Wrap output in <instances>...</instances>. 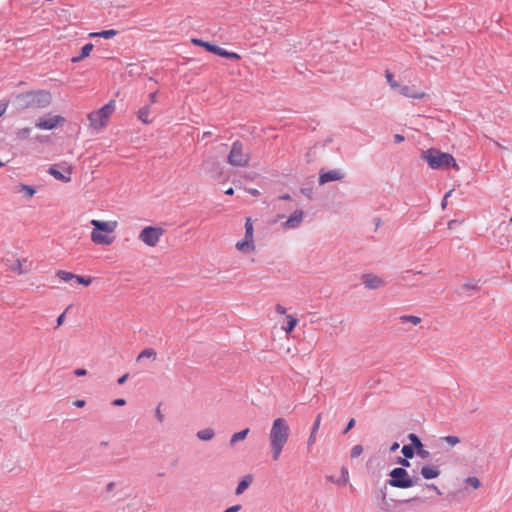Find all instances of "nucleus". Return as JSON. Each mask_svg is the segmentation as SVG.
Segmentation results:
<instances>
[{
  "label": "nucleus",
  "instance_id": "1",
  "mask_svg": "<svg viewBox=\"0 0 512 512\" xmlns=\"http://www.w3.org/2000/svg\"><path fill=\"white\" fill-rule=\"evenodd\" d=\"M290 426L283 417L275 418L268 434L269 449L274 461H278L290 438Z\"/></svg>",
  "mask_w": 512,
  "mask_h": 512
},
{
  "label": "nucleus",
  "instance_id": "2",
  "mask_svg": "<svg viewBox=\"0 0 512 512\" xmlns=\"http://www.w3.org/2000/svg\"><path fill=\"white\" fill-rule=\"evenodd\" d=\"M90 240L96 246H110L116 240L119 222L115 219H91Z\"/></svg>",
  "mask_w": 512,
  "mask_h": 512
},
{
  "label": "nucleus",
  "instance_id": "3",
  "mask_svg": "<svg viewBox=\"0 0 512 512\" xmlns=\"http://www.w3.org/2000/svg\"><path fill=\"white\" fill-rule=\"evenodd\" d=\"M18 103L23 109H41L52 102V95L45 90L30 91L17 96Z\"/></svg>",
  "mask_w": 512,
  "mask_h": 512
},
{
  "label": "nucleus",
  "instance_id": "4",
  "mask_svg": "<svg viewBox=\"0 0 512 512\" xmlns=\"http://www.w3.org/2000/svg\"><path fill=\"white\" fill-rule=\"evenodd\" d=\"M421 158L425 160L432 169H448L450 167L457 171L460 169L451 154L441 152L434 148L422 152Z\"/></svg>",
  "mask_w": 512,
  "mask_h": 512
},
{
  "label": "nucleus",
  "instance_id": "5",
  "mask_svg": "<svg viewBox=\"0 0 512 512\" xmlns=\"http://www.w3.org/2000/svg\"><path fill=\"white\" fill-rule=\"evenodd\" d=\"M115 108V101L110 100L100 109L88 113L87 119L89 121V127L95 132H100L104 130L108 126L110 118L115 111Z\"/></svg>",
  "mask_w": 512,
  "mask_h": 512
},
{
  "label": "nucleus",
  "instance_id": "6",
  "mask_svg": "<svg viewBox=\"0 0 512 512\" xmlns=\"http://www.w3.org/2000/svg\"><path fill=\"white\" fill-rule=\"evenodd\" d=\"M227 161L232 166L246 167L250 161V153L241 142L236 141L232 144Z\"/></svg>",
  "mask_w": 512,
  "mask_h": 512
},
{
  "label": "nucleus",
  "instance_id": "7",
  "mask_svg": "<svg viewBox=\"0 0 512 512\" xmlns=\"http://www.w3.org/2000/svg\"><path fill=\"white\" fill-rule=\"evenodd\" d=\"M165 230L159 226H146L139 233V240L148 247H155L160 242Z\"/></svg>",
  "mask_w": 512,
  "mask_h": 512
},
{
  "label": "nucleus",
  "instance_id": "8",
  "mask_svg": "<svg viewBox=\"0 0 512 512\" xmlns=\"http://www.w3.org/2000/svg\"><path fill=\"white\" fill-rule=\"evenodd\" d=\"M390 477L391 479L388 481V484L392 487L405 489L416 484V481L402 467L391 470Z\"/></svg>",
  "mask_w": 512,
  "mask_h": 512
},
{
  "label": "nucleus",
  "instance_id": "9",
  "mask_svg": "<svg viewBox=\"0 0 512 512\" xmlns=\"http://www.w3.org/2000/svg\"><path fill=\"white\" fill-rule=\"evenodd\" d=\"M191 42L196 45L205 48L208 52H211L213 54H216L221 57L239 60L241 56L236 52H229L217 45H214L210 42L203 41L201 39L193 38L191 39Z\"/></svg>",
  "mask_w": 512,
  "mask_h": 512
},
{
  "label": "nucleus",
  "instance_id": "10",
  "mask_svg": "<svg viewBox=\"0 0 512 512\" xmlns=\"http://www.w3.org/2000/svg\"><path fill=\"white\" fill-rule=\"evenodd\" d=\"M64 123L65 118L61 115H46L37 120L36 127L41 130H53Z\"/></svg>",
  "mask_w": 512,
  "mask_h": 512
},
{
  "label": "nucleus",
  "instance_id": "11",
  "mask_svg": "<svg viewBox=\"0 0 512 512\" xmlns=\"http://www.w3.org/2000/svg\"><path fill=\"white\" fill-rule=\"evenodd\" d=\"M56 276L64 282L74 281L75 283L81 284L83 286H89L92 283L91 277H83L66 270H58L56 272Z\"/></svg>",
  "mask_w": 512,
  "mask_h": 512
},
{
  "label": "nucleus",
  "instance_id": "12",
  "mask_svg": "<svg viewBox=\"0 0 512 512\" xmlns=\"http://www.w3.org/2000/svg\"><path fill=\"white\" fill-rule=\"evenodd\" d=\"M361 282L365 288L369 290H376L385 286L386 281L383 277L373 274L365 273L361 276Z\"/></svg>",
  "mask_w": 512,
  "mask_h": 512
},
{
  "label": "nucleus",
  "instance_id": "13",
  "mask_svg": "<svg viewBox=\"0 0 512 512\" xmlns=\"http://www.w3.org/2000/svg\"><path fill=\"white\" fill-rule=\"evenodd\" d=\"M28 263L27 258H17L10 264L6 263V266L8 270L20 276L29 272Z\"/></svg>",
  "mask_w": 512,
  "mask_h": 512
},
{
  "label": "nucleus",
  "instance_id": "14",
  "mask_svg": "<svg viewBox=\"0 0 512 512\" xmlns=\"http://www.w3.org/2000/svg\"><path fill=\"white\" fill-rule=\"evenodd\" d=\"M235 248L242 254H251L256 251V244L254 238L244 237L235 244Z\"/></svg>",
  "mask_w": 512,
  "mask_h": 512
},
{
  "label": "nucleus",
  "instance_id": "15",
  "mask_svg": "<svg viewBox=\"0 0 512 512\" xmlns=\"http://www.w3.org/2000/svg\"><path fill=\"white\" fill-rule=\"evenodd\" d=\"M345 174L339 170V169H334V170H330V171H326V172H320V175H319V183L321 185L327 183V182H331V181H340L344 178Z\"/></svg>",
  "mask_w": 512,
  "mask_h": 512
},
{
  "label": "nucleus",
  "instance_id": "16",
  "mask_svg": "<svg viewBox=\"0 0 512 512\" xmlns=\"http://www.w3.org/2000/svg\"><path fill=\"white\" fill-rule=\"evenodd\" d=\"M408 439L410 440L412 446L416 449V453L419 457L426 459L430 456L429 451L424 449L422 442L416 434L410 433L408 435Z\"/></svg>",
  "mask_w": 512,
  "mask_h": 512
},
{
  "label": "nucleus",
  "instance_id": "17",
  "mask_svg": "<svg viewBox=\"0 0 512 512\" xmlns=\"http://www.w3.org/2000/svg\"><path fill=\"white\" fill-rule=\"evenodd\" d=\"M303 220V212L300 210L294 211L287 221L283 224L284 229L297 228Z\"/></svg>",
  "mask_w": 512,
  "mask_h": 512
},
{
  "label": "nucleus",
  "instance_id": "18",
  "mask_svg": "<svg viewBox=\"0 0 512 512\" xmlns=\"http://www.w3.org/2000/svg\"><path fill=\"white\" fill-rule=\"evenodd\" d=\"M399 92L405 97L412 98V99H423L426 97V93L423 91L415 90L411 86H399Z\"/></svg>",
  "mask_w": 512,
  "mask_h": 512
},
{
  "label": "nucleus",
  "instance_id": "19",
  "mask_svg": "<svg viewBox=\"0 0 512 512\" xmlns=\"http://www.w3.org/2000/svg\"><path fill=\"white\" fill-rule=\"evenodd\" d=\"M420 473L424 479L431 480L440 475V469L436 465H425L421 468Z\"/></svg>",
  "mask_w": 512,
  "mask_h": 512
},
{
  "label": "nucleus",
  "instance_id": "20",
  "mask_svg": "<svg viewBox=\"0 0 512 512\" xmlns=\"http://www.w3.org/2000/svg\"><path fill=\"white\" fill-rule=\"evenodd\" d=\"M378 508L383 512H392L394 510L393 500H388L385 491L381 492V499L377 503Z\"/></svg>",
  "mask_w": 512,
  "mask_h": 512
},
{
  "label": "nucleus",
  "instance_id": "21",
  "mask_svg": "<svg viewBox=\"0 0 512 512\" xmlns=\"http://www.w3.org/2000/svg\"><path fill=\"white\" fill-rule=\"evenodd\" d=\"M151 115V106L145 105L137 111V118L144 124L152 123L153 119Z\"/></svg>",
  "mask_w": 512,
  "mask_h": 512
},
{
  "label": "nucleus",
  "instance_id": "22",
  "mask_svg": "<svg viewBox=\"0 0 512 512\" xmlns=\"http://www.w3.org/2000/svg\"><path fill=\"white\" fill-rule=\"evenodd\" d=\"M320 423H321V414H318L315 419V422L313 424V427L311 429V433L308 438V441H307L308 446H313L316 443V434L320 427Z\"/></svg>",
  "mask_w": 512,
  "mask_h": 512
},
{
  "label": "nucleus",
  "instance_id": "23",
  "mask_svg": "<svg viewBox=\"0 0 512 512\" xmlns=\"http://www.w3.org/2000/svg\"><path fill=\"white\" fill-rule=\"evenodd\" d=\"M328 480L331 481V482H334L338 485H347L348 482H349V472H348V469L346 467H342L341 468V475L338 479H335L334 477L332 476H329L328 477Z\"/></svg>",
  "mask_w": 512,
  "mask_h": 512
},
{
  "label": "nucleus",
  "instance_id": "24",
  "mask_svg": "<svg viewBox=\"0 0 512 512\" xmlns=\"http://www.w3.org/2000/svg\"><path fill=\"white\" fill-rule=\"evenodd\" d=\"M252 481H253V477L251 475L245 476L238 483V486L236 487V490H235V494L241 495L248 488V486L252 483Z\"/></svg>",
  "mask_w": 512,
  "mask_h": 512
},
{
  "label": "nucleus",
  "instance_id": "25",
  "mask_svg": "<svg viewBox=\"0 0 512 512\" xmlns=\"http://www.w3.org/2000/svg\"><path fill=\"white\" fill-rule=\"evenodd\" d=\"M93 44L92 43H88L86 45H84L81 49V53L79 56L77 57H73L72 58V62L76 63V62H79L81 60H83L84 58L88 57L91 53V51L93 50Z\"/></svg>",
  "mask_w": 512,
  "mask_h": 512
},
{
  "label": "nucleus",
  "instance_id": "26",
  "mask_svg": "<svg viewBox=\"0 0 512 512\" xmlns=\"http://www.w3.org/2000/svg\"><path fill=\"white\" fill-rule=\"evenodd\" d=\"M157 353L153 348H146L139 353L136 358V361H140L142 359H150L154 361L156 359Z\"/></svg>",
  "mask_w": 512,
  "mask_h": 512
},
{
  "label": "nucleus",
  "instance_id": "27",
  "mask_svg": "<svg viewBox=\"0 0 512 512\" xmlns=\"http://www.w3.org/2000/svg\"><path fill=\"white\" fill-rule=\"evenodd\" d=\"M249 431V428H245L239 432L234 433L230 438V446H234L237 442L244 440L248 435Z\"/></svg>",
  "mask_w": 512,
  "mask_h": 512
},
{
  "label": "nucleus",
  "instance_id": "28",
  "mask_svg": "<svg viewBox=\"0 0 512 512\" xmlns=\"http://www.w3.org/2000/svg\"><path fill=\"white\" fill-rule=\"evenodd\" d=\"M214 430L206 428L197 432V437L202 441H209L214 437Z\"/></svg>",
  "mask_w": 512,
  "mask_h": 512
},
{
  "label": "nucleus",
  "instance_id": "29",
  "mask_svg": "<svg viewBox=\"0 0 512 512\" xmlns=\"http://www.w3.org/2000/svg\"><path fill=\"white\" fill-rule=\"evenodd\" d=\"M286 319H287V325L285 327H283V330L289 334L297 326L298 319L296 317H294L293 315H286Z\"/></svg>",
  "mask_w": 512,
  "mask_h": 512
},
{
  "label": "nucleus",
  "instance_id": "30",
  "mask_svg": "<svg viewBox=\"0 0 512 512\" xmlns=\"http://www.w3.org/2000/svg\"><path fill=\"white\" fill-rule=\"evenodd\" d=\"M49 173L54 177L56 178L57 180H60L62 182H69L71 180L70 178V175H64L63 173H61L59 170H57L56 168H50L49 169Z\"/></svg>",
  "mask_w": 512,
  "mask_h": 512
},
{
  "label": "nucleus",
  "instance_id": "31",
  "mask_svg": "<svg viewBox=\"0 0 512 512\" xmlns=\"http://www.w3.org/2000/svg\"><path fill=\"white\" fill-rule=\"evenodd\" d=\"M116 34H117L116 30L110 29V30H104L101 32L90 33V37H103L105 39H109V38L114 37Z\"/></svg>",
  "mask_w": 512,
  "mask_h": 512
},
{
  "label": "nucleus",
  "instance_id": "32",
  "mask_svg": "<svg viewBox=\"0 0 512 512\" xmlns=\"http://www.w3.org/2000/svg\"><path fill=\"white\" fill-rule=\"evenodd\" d=\"M19 188V191L23 193L26 198H32L36 193V190L32 186L26 184H21Z\"/></svg>",
  "mask_w": 512,
  "mask_h": 512
},
{
  "label": "nucleus",
  "instance_id": "33",
  "mask_svg": "<svg viewBox=\"0 0 512 512\" xmlns=\"http://www.w3.org/2000/svg\"><path fill=\"white\" fill-rule=\"evenodd\" d=\"M244 237L254 238L253 221L250 217L246 218V221H245V236Z\"/></svg>",
  "mask_w": 512,
  "mask_h": 512
},
{
  "label": "nucleus",
  "instance_id": "34",
  "mask_svg": "<svg viewBox=\"0 0 512 512\" xmlns=\"http://www.w3.org/2000/svg\"><path fill=\"white\" fill-rule=\"evenodd\" d=\"M400 321L402 323L409 322V323L417 326L418 324L421 323V318L418 316H414V315H403L400 317Z\"/></svg>",
  "mask_w": 512,
  "mask_h": 512
},
{
  "label": "nucleus",
  "instance_id": "35",
  "mask_svg": "<svg viewBox=\"0 0 512 512\" xmlns=\"http://www.w3.org/2000/svg\"><path fill=\"white\" fill-rule=\"evenodd\" d=\"M462 288L465 291H478L479 285L477 281H468L467 283L463 284Z\"/></svg>",
  "mask_w": 512,
  "mask_h": 512
},
{
  "label": "nucleus",
  "instance_id": "36",
  "mask_svg": "<svg viewBox=\"0 0 512 512\" xmlns=\"http://www.w3.org/2000/svg\"><path fill=\"white\" fill-rule=\"evenodd\" d=\"M385 77H386L387 82L389 83V85L391 86L392 89H398L399 88L400 85L394 80L393 74L391 72L386 71Z\"/></svg>",
  "mask_w": 512,
  "mask_h": 512
},
{
  "label": "nucleus",
  "instance_id": "37",
  "mask_svg": "<svg viewBox=\"0 0 512 512\" xmlns=\"http://www.w3.org/2000/svg\"><path fill=\"white\" fill-rule=\"evenodd\" d=\"M402 454L406 457V458H413L414 457V449H413V446L411 445H404L402 447V450H401Z\"/></svg>",
  "mask_w": 512,
  "mask_h": 512
},
{
  "label": "nucleus",
  "instance_id": "38",
  "mask_svg": "<svg viewBox=\"0 0 512 512\" xmlns=\"http://www.w3.org/2000/svg\"><path fill=\"white\" fill-rule=\"evenodd\" d=\"M30 133H31L30 127L21 128L17 131V137L19 139H26L29 137Z\"/></svg>",
  "mask_w": 512,
  "mask_h": 512
},
{
  "label": "nucleus",
  "instance_id": "39",
  "mask_svg": "<svg viewBox=\"0 0 512 512\" xmlns=\"http://www.w3.org/2000/svg\"><path fill=\"white\" fill-rule=\"evenodd\" d=\"M442 439L450 446H455L460 443V439L457 436H445Z\"/></svg>",
  "mask_w": 512,
  "mask_h": 512
},
{
  "label": "nucleus",
  "instance_id": "40",
  "mask_svg": "<svg viewBox=\"0 0 512 512\" xmlns=\"http://www.w3.org/2000/svg\"><path fill=\"white\" fill-rule=\"evenodd\" d=\"M363 452V447L361 445H355L352 449H351V457L352 458H356L358 456H360Z\"/></svg>",
  "mask_w": 512,
  "mask_h": 512
},
{
  "label": "nucleus",
  "instance_id": "41",
  "mask_svg": "<svg viewBox=\"0 0 512 512\" xmlns=\"http://www.w3.org/2000/svg\"><path fill=\"white\" fill-rule=\"evenodd\" d=\"M466 482L471 485L474 489H478L480 487V481L477 477H468Z\"/></svg>",
  "mask_w": 512,
  "mask_h": 512
},
{
  "label": "nucleus",
  "instance_id": "42",
  "mask_svg": "<svg viewBox=\"0 0 512 512\" xmlns=\"http://www.w3.org/2000/svg\"><path fill=\"white\" fill-rule=\"evenodd\" d=\"M7 108H8V102L0 101V117L6 112Z\"/></svg>",
  "mask_w": 512,
  "mask_h": 512
},
{
  "label": "nucleus",
  "instance_id": "43",
  "mask_svg": "<svg viewBox=\"0 0 512 512\" xmlns=\"http://www.w3.org/2000/svg\"><path fill=\"white\" fill-rule=\"evenodd\" d=\"M409 458H399L398 464L402 465L403 467H410V462L408 461Z\"/></svg>",
  "mask_w": 512,
  "mask_h": 512
},
{
  "label": "nucleus",
  "instance_id": "44",
  "mask_svg": "<svg viewBox=\"0 0 512 512\" xmlns=\"http://www.w3.org/2000/svg\"><path fill=\"white\" fill-rule=\"evenodd\" d=\"M241 508H242V506L240 504H238V505H234V506L227 508L224 512H238L241 510Z\"/></svg>",
  "mask_w": 512,
  "mask_h": 512
},
{
  "label": "nucleus",
  "instance_id": "45",
  "mask_svg": "<svg viewBox=\"0 0 512 512\" xmlns=\"http://www.w3.org/2000/svg\"><path fill=\"white\" fill-rule=\"evenodd\" d=\"M74 374L78 377L85 376L87 374V371L83 368H78L74 370Z\"/></svg>",
  "mask_w": 512,
  "mask_h": 512
},
{
  "label": "nucleus",
  "instance_id": "46",
  "mask_svg": "<svg viewBox=\"0 0 512 512\" xmlns=\"http://www.w3.org/2000/svg\"><path fill=\"white\" fill-rule=\"evenodd\" d=\"M112 404L114 406H124L126 404V401H125V399L118 398V399H115Z\"/></svg>",
  "mask_w": 512,
  "mask_h": 512
},
{
  "label": "nucleus",
  "instance_id": "47",
  "mask_svg": "<svg viewBox=\"0 0 512 512\" xmlns=\"http://www.w3.org/2000/svg\"><path fill=\"white\" fill-rule=\"evenodd\" d=\"M157 93L158 92L155 91V92H152V93L149 94V100H150L151 104H154V103L157 102Z\"/></svg>",
  "mask_w": 512,
  "mask_h": 512
},
{
  "label": "nucleus",
  "instance_id": "48",
  "mask_svg": "<svg viewBox=\"0 0 512 512\" xmlns=\"http://www.w3.org/2000/svg\"><path fill=\"white\" fill-rule=\"evenodd\" d=\"M275 311H276L277 313H279V314H285V313H286V308H285V307H283V306H282V305H280V304H277V305L275 306Z\"/></svg>",
  "mask_w": 512,
  "mask_h": 512
},
{
  "label": "nucleus",
  "instance_id": "49",
  "mask_svg": "<svg viewBox=\"0 0 512 512\" xmlns=\"http://www.w3.org/2000/svg\"><path fill=\"white\" fill-rule=\"evenodd\" d=\"M128 377H129V374H128V373H126V374H124L123 376H121V377L117 380L118 384H119V385H123V384L126 382V380L128 379Z\"/></svg>",
  "mask_w": 512,
  "mask_h": 512
},
{
  "label": "nucleus",
  "instance_id": "50",
  "mask_svg": "<svg viewBox=\"0 0 512 512\" xmlns=\"http://www.w3.org/2000/svg\"><path fill=\"white\" fill-rule=\"evenodd\" d=\"M354 425H355V420H354V419H351V420L348 422V424H347V426H346V428H345V430H344V433H347L350 429H352V428L354 427Z\"/></svg>",
  "mask_w": 512,
  "mask_h": 512
},
{
  "label": "nucleus",
  "instance_id": "51",
  "mask_svg": "<svg viewBox=\"0 0 512 512\" xmlns=\"http://www.w3.org/2000/svg\"><path fill=\"white\" fill-rule=\"evenodd\" d=\"M64 319H65V313H62L58 318H57V326H60L63 324L64 322Z\"/></svg>",
  "mask_w": 512,
  "mask_h": 512
},
{
  "label": "nucleus",
  "instance_id": "52",
  "mask_svg": "<svg viewBox=\"0 0 512 512\" xmlns=\"http://www.w3.org/2000/svg\"><path fill=\"white\" fill-rule=\"evenodd\" d=\"M74 405H75L76 407L81 408V407H83V406L85 405V401H84V400H76V401L74 402Z\"/></svg>",
  "mask_w": 512,
  "mask_h": 512
},
{
  "label": "nucleus",
  "instance_id": "53",
  "mask_svg": "<svg viewBox=\"0 0 512 512\" xmlns=\"http://www.w3.org/2000/svg\"><path fill=\"white\" fill-rule=\"evenodd\" d=\"M394 138L397 143L404 141V137L400 134H396Z\"/></svg>",
  "mask_w": 512,
  "mask_h": 512
},
{
  "label": "nucleus",
  "instance_id": "54",
  "mask_svg": "<svg viewBox=\"0 0 512 512\" xmlns=\"http://www.w3.org/2000/svg\"><path fill=\"white\" fill-rule=\"evenodd\" d=\"M114 486H115V483H114V482H110V483H108V484H107V486H106V490H107L108 492H110V491H112V489L114 488Z\"/></svg>",
  "mask_w": 512,
  "mask_h": 512
},
{
  "label": "nucleus",
  "instance_id": "55",
  "mask_svg": "<svg viewBox=\"0 0 512 512\" xmlns=\"http://www.w3.org/2000/svg\"><path fill=\"white\" fill-rule=\"evenodd\" d=\"M399 448V444L397 442L393 443L392 446L390 447V451L391 452H394L396 451L397 449Z\"/></svg>",
  "mask_w": 512,
  "mask_h": 512
},
{
  "label": "nucleus",
  "instance_id": "56",
  "mask_svg": "<svg viewBox=\"0 0 512 512\" xmlns=\"http://www.w3.org/2000/svg\"><path fill=\"white\" fill-rule=\"evenodd\" d=\"M452 192L453 190L448 191L444 196V200H446L448 197H451ZM442 205L443 207L445 206V201H443Z\"/></svg>",
  "mask_w": 512,
  "mask_h": 512
},
{
  "label": "nucleus",
  "instance_id": "57",
  "mask_svg": "<svg viewBox=\"0 0 512 512\" xmlns=\"http://www.w3.org/2000/svg\"><path fill=\"white\" fill-rule=\"evenodd\" d=\"M156 413H157V417H158L159 421H162L163 420V416H162V414L160 412V409H157Z\"/></svg>",
  "mask_w": 512,
  "mask_h": 512
},
{
  "label": "nucleus",
  "instance_id": "58",
  "mask_svg": "<svg viewBox=\"0 0 512 512\" xmlns=\"http://www.w3.org/2000/svg\"><path fill=\"white\" fill-rule=\"evenodd\" d=\"M233 193H234L233 188H229V189H227V190L225 191V194H226V195H233Z\"/></svg>",
  "mask_w": 512,
  "mask_h": 512
},
{
  "label": "nucleus",
  "instance_id": "59",
  "mask_svg": "<svg viewBox=\"0 0 512 512\" xmlns=\"http://www.w3.org/2000/svg\"><path fill=\"white\" fill-rule=\"evenodd\" d=\"M210 135H211V132H204V133H203V138L208 137V136H210Z\"/></svg>",
  "mask_w": 512,
  "mask_h": 512
},
{
  "label": "nucleus",
  "instance_id": "60",
  "mask_svg": "<svg viewBox=\"0 0 512 512\" xmlns=\"http://www.w3.org/2000/svg\"><path fill=\"white\" fill-rule=\"evenodd\" d=\"M281 199L288 200V199H290V196H289L288 194H287V195H283V196L281 197Z\"/></svg>",
  "mask_w": 512,
  "mask_h": 512
}]
</instances>
